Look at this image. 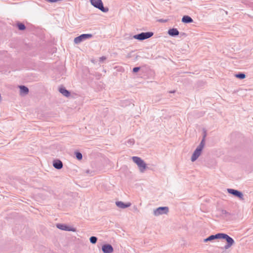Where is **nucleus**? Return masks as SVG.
I'll list each match as a JSON object with an SVG mask.
<instances>
[{
  "instance_id": "obj_23",
  "label": "nucleus",
  "mask_w": 253,
  "mask_h": 253,
  "mask_svg": "<svg viewBox=\"0 0 253 253\" xmlns=\"http://www.w3.org/2000/svg\"><path fill=\"white\" fill-rule=\"evenodd\" d=\"M134 143V140L133 139H130L126 142V144L129 146H131Z\"/></svg>"
},
{
  "instance_id": "obj_6",
  "label": "nucleus",
  "mask_w": 253,
  "mask_h": 253,
  "mask_svg": "<svg viewBox=\"0 0 253 253\" xmlns=\"http://www.w3.org/2000/svg\"><path fill=\"white\" fill-rule=\"evenodd\" d=\"M169 212V208L167 207H161L157 208L153 211V214L155 216L167 214Z\"/></svg>"
},
{
  "instance_id": "obj_14",
  "label": "nucleus",
  "mask_w": 253,
  "mask_h": 253,
  "mask_svg": "<svg viewBox=\"0 0 253 253\" xmlns=\"http://www.w3.org/2000/svg\"><path fill=\"white\" fill-rule=\"evenodd\" d=\"M179 31L177 29L175 28H172L170 29L168 31V34L169 35L172 36V37H175L176 36H178L179 35Z\"/></svg>"
},
{
  "instance_id": "obj_19",
  "label": "nucleus",
  "mask_w": 253,
  "mask_h": 253,
  "mask_svg": "<svg viewBox=\"0 0 253 253\" xmlns=\"http://www.w3.org/2000/svg\"><path fill=\"white\" fill-rule=\"evenodd\" d=\"M235 77L240 79H244L246 78V75L244 73H240L239 74H236Z\"/></svg>"
},
{
  "instance_id": "obj_3",
  "label": "nucleus",
  "mask_w": 253,
  "mask_h": 253,
  "mask_svg": "<svg viewBox=\"0 0 253 253\" xmlns=\"http://www.w3.org/2000/svg\"><path fill=\"white\" fill-rule=\"evenodd\" d=\"M90 2L93 6L103 12H107L109 11L108 7H104L101 0H90Z\"/></svg>"
},
{
  "instance_id": "obj_26",
  "label": "nucleus",
  "mask_w": 253,
  "mask_h": 253,
  "mask_svg": "<svg viewBox=\"0 0 253 253\" xmlns=\"http://www.w3.org/2000/svg\"><path fill=\"white\" fill-rule=\"evenodd\" d=\"M106 57L105 56H102L99 58V61L100 62L103 61L104 60H106Z\"/></svg>"
},
{
  "instance_id": "obj_22",
  "label": "nucleus",
  "mask_w": 253,
  "mask_h": 253,
  "mask_svg": "<svg viewBox=\"0 0 253 253\" xmlns=\"http://www.w3.org/2000/svg\"><path fill=\"white\" fill-rule=\"evenodd\" d=\"M204 145H205V139L204 138L197 147L203 150V149L204 147Z\"/></svg>"
},
{
  "instance_id": "obj_28",
  "label": "nucleus",
  "mask_w": 253,
  "mask_h": 253,
  "mask_svg": "<svg viewBox=\"0 0 253 253\" xmlns=\"http://www.w3.org/2000/svg\"><path fill=\"white\" fill-rule=\"evenodd\" d=\"M85 172L86 173H89V170H86Z\"/></svg>"
},
{
  "instance_id": "obj_2",
  "label": "nucleus",
  "mask_w": 253,
  "mask_h": 253,
  "mask_svg": "<svg viewBox=\"0 0 253 253\" xmlns=\"http://www.w3.org/2000/svg\"><path fill=\"white\" fill-rule=\"evenodd\" d=\"M153 34V33L151 32H142L139 34L134 35L132 37H130V39H135L139 41H143L150 38Z\"/></svg>"
},
{
  "instance_id": "obj_16",
  "label": "nucleus",
  "mask_w": 253,
  "mask_h": 253,
  "mask_svg": "<svg viewBox=\"0 0 253 253\" xmlns=\"http://www.w3.org/2000/svg\"><path fill=\"white\" fill-rule=\"evenodd\" d=\"M181 21L184 23H190L193 22V19L188 15L183 16Z\"/></svg>"
},
{
  "instance_id": "obj_29",
  "label": "nucleus",
  "mask_w": 253,
  "mask_h": 253,
  "mask_svg": "<svg viewBox=\"0 0 253 253\" xmlns=\"http://www.w3.org/2000/svg\"><path fill=\"white\" fill-rule=\"evenodd\" d=\"M173 92H174V91H170V93H173Z\"/></svg>"
},
{
  "instance_id": "obj_20",
  "label": "nucleus",
  "mask_w": 253,
  "mask_h": 253,
  "mask_svg": "<svg viewBox=\"0 0 253 253\" xmlns=\"http://www.w3.org/2000/svg\"><path fill=\"white\" fill-rule=\"evenodd\" d=\"M75 154L76 155V157L78 160H81L82 159L83 155L82 153H81L79 152H76Z\"/></svg>"
},
{
  "instance_id": "obj_21",
  "label": "nucleus",
  "mask_w": 253,
  "mask_h": 253,
  "mask_svg": "<svg viewBox=\"0 0 253 253\" xmlns=\"http://www.w3.org/2000/svg\"><path fill=\"white\" fill-rule=\"evenodd\" d=\"M89 241L91 243L95 244L97 241V237H96L95 236H91L89 238Z\"/></svg>"
},
{
  "instance_id": "obj_15",
  "label": "nucleus",
  "mask_w": 253,
  "mask_h": 253,
  "mask_svg": "<svg viewBox=\"0 0 253 253\" xmlns=\"http://www.w3.org/2000/svg\"><path fill=\"white\" fill-rule=\"evenodd\" d=\"M59 91L62 95L66 97H68L70 95V92L64 87H60Z\"/></svg>"
},
{
  "instance_id": "obj_9",
  "label": "nucleus",
  "mask_w": 253,
  "mask_h": 253,
  "mask_svg": "<svg viewBox=\"0 0 253 253\" xmlns=\"http://www.w3.org/2000/svg\"><path fill=\"white\" fill-rule=\"evenodd\" d=\"M202 151V149L197 147V148L194 151V153L192 155L191 158V160L192 162H195L198 158V157L200 156L201 154Z\"/></svg>"
},
{
  "instance_id": "obj_4",
  "label": "nucleus",
  "mask_w": 253,
  "mask_h": 253,
  "mask_svg": "<svg viewBox=\"0 0 253 253\" xmlns=\"http://www.w3.org/2000/svg\"><path fill=\"white\" fill-rule=\"evenodd\" d=\"M221 239H225L227 244L224 247V249L227 250L235 244V241L232 238L225 233H222Z\"/></svg>"
},
{
  "instance_id": "obj_18",
  "label": "nucleus",
  "mask_w": 253,
  "mask_h": 253,
  "mask_svg": "<svg viewBox=\"0 0 253 253\" xmlns=\"http://www.w3.org/2000/svg\"><path fill=\"white\" fill-rule=\"evenodd\" d=\"M17 27L19 30L23 31L26 29V27L24 24L22 23H18L17 24Z\"/></svg>"
},
{
  "instance_id": "obj_7",
  "label": "nucleus",
  "mask_w": 253,
  "mask_h": 253,
  "mask_svg": "<svg viewBox=\"0 0 253 253\" xmlns=\"http://www.w3.org/2000/svg\"><path fill=\"white\" fill-rule=\"evenodd\" d=\"M227 191L229 194H232L234 196L239 198L240 200H244V195L241 192L237 190L230 188L227 189Z\"/></svg>"
},
{
  "instance_id": "obj_1",
  "label": "nucleus",
  "mask_w": 253,
  "mask_h": 253,
  "mask_svg": "<svg viewBox=\"0 0 253 253\" xmlns=\"http://www.w3.org/2000/svg\"><path fill=\"white\" fill-rule=\"evenodd\" d=\"M133 162L135 163L141 172H144L147 168L146 164L144 161L140 157L133 156L131 158Z\"/></svg>"
},
{
  "instance_id": "obj_17",
  "label": "nucleus",
  "mask_w": 253,
  "mask_h": 253,
  "mask_svg": "<svg viewBox=\"0 0 253 253\" xmlns=\"http://www.w3.org/2000/svg\"><path fill=\"white\" fill-rule=\"evenodd\" d=\"M19 88L21 94H27L29 92L28 88L24 85L19 86Z\"/></svg>"
},
{
  "instance_id": "obj_10",
  "label": "nucleus",
  "mask_w": 253,
  "mask_h": 253,
  "mask_svg": "<svg viewBox=\"0 0 253 253\" xmlns=\"http://www.w3.org/2000/svg\"><path fill=\"white\" fill-rule=\"evenodd\" d=\"M103 253H112L113 252V248L110 244H104L102 247Z\"/></svg>"
},
{
  "instance_id": "obj_5",
  "label": "nucleus",
  "mask_w": 253,
  "mask_h": 253,
  "mask_svg": "<svg viewBox=\"0 0 253 253\" xmlns=\"http://www.w3.org/2000/svg\"><path fill=\"white\" fill-rule=\"evenodd\" d=\"M92 36V35L90 34H83L75 38L74 42L76 44H79L86 39L91 38Z\"/></svg>"
},
{
  "instance_id": "obj_8",
  "label": "nucleus",
  "mask_w": 253,
  "mask_h": 253,
  "mask_svg": "<svg viewBox=\"0 0 253 253\" xmlns=\"http://www.w3.org/2000/svg\"><path fill=\"white\" fill-rule=\"evenodd\" d=\"M56 227L59 229L64 231H73L75 232L76 231V229L74 228L70 227L64 224H57Z\"/></svg>"
},
{
  "instance_id": "obj_27",
  "label": "nucleus",
  "mask_w": 253,
  "mask_h": 253,
  "mask_svg": "<svg viewBox=\"0 0 253 253\" xmlns=\"http://www.w3.org/2000/svg\"><path fill=\"white\" fill-rule=\"evenodd\" d=\"M221 212L222 214H227L228 213L226 211L224 210H222L221 211Z\"/></svg>"
},
{
  "instance_id": "obj_24",
  "label": "nucleus",
  "mask_w": 253,
  "mask_h": 253,
  "mask_svg": "<svg viewBox=\"0 0 253 253\" xmlns=\"http://www.w3.org/2000/svg\"><path fill=\"white\" fill-rule=\"evenodd\" d=\"M45 1L50 2V3H53V2H56L58 1H62V0H45Z\"/></svg>"
},
{
  "instance_id": "obj_25",
  "label": "nucleus",
  "mask_w": 253,
  "mask_h": 253,
  "mask_svg": "<svg viewBox=\"0 0 253 253\" xmlns=\"http://www.w3.org/2000/svg\"><path fill=\"white\" fill-rule=\"evenodd\" d=\"M140 67H134L133 68V72L134 73H136V72H137L139 70H140Z\"/></svg>"
},
{
  "instance_id": "obj_12",
  "label": "nucleus",
  "mask_w": 253,
  "mask_h": 253,
  "mask_svg": "<svg viewBox=\"0 0 253 253\" xmlns=\"http://www.w3.org/2000/svg\"><path fill=\"white\" fill-rule=\"evenodd\" d=\"M116 206L121 209H124L129 207L131 206L130 203H124L122 201H117L116 202Z\"/></svg>"
},
{
  "instance_id": "obj_13",
  "label": "nucleus",
  "mask_w": 253,
  "mask_h": 253,
  "mask_svg": "<svg viewBox=\"0 0 253 253\" xmlns=\"http://www.w3.org/2000/svg\"><path fill=\"white\" fill-rule=\"evenodd\" d=\"M53 166L57 169H60L63 167V163L60 160L56 159L53 161Z\"/></svg>"
},
{
  "instance_id": "obj_11",
  "label": "nucleus",
  "mask_w": 253,
  "mask_h": 253,
  "mask_svg": "<svg viewBox=\"0 0 253 253\" xmlns=\"http://www.w3.org/2000/svg\"><path fill=\"white\" fill-rule=\"evenodd\" d=\"M222 233H217L215 235H211L210 236L207 238L204 239L205 242H207L208 241H211L215 239H221Z\"/></svg>"
}]
</instances>
